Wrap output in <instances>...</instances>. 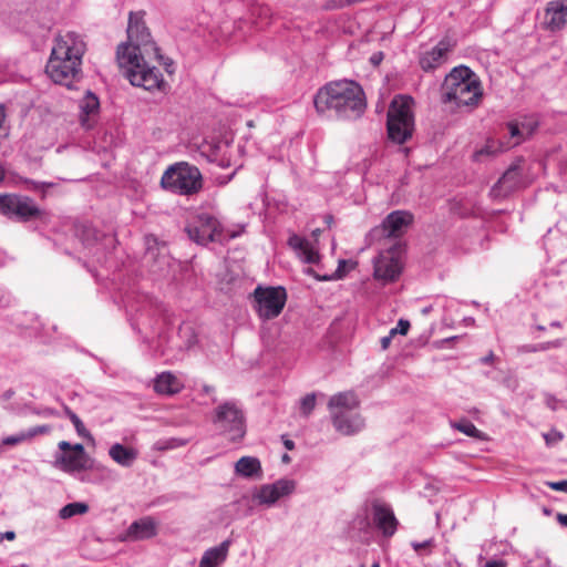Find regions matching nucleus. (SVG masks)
I'll use <instances>...</instances> for the list:
<instances>
[{
	"instance_id": "49",
	"label": "nucleus",
	"mask_w": 567,
	"mask_h": 567,
	"mask_svg": "<svg viewBox=\"0 0 567 567\" xmlns=\"http://www.w3.org/2000/svg\"><path fill=\"white\" fill-rule=\"evenodd\" d=\"M495 360V355L494 353L491 351L487 355L481 358V363L482 364H492Z\"/></svg>"
},
{
	"instance_id": "20",
	"label": "nucleus",
	"mask_w": 567,
	"mask_h": 567,
	"mask_svg": "<svg viewBox=\"0 0 567 567\" xmlns=\"http://www.w3.org/2000/svg\"><path fill=\"white\" fill-rule=\"evenodd\" d=\"M372 516L375 526L384 537H392L395 534L399 522L389 504L380 501L373 502Z\"/></svg>"
},
{
	"instance_id": "19",
	"label": "nucleus",
	"mask_w": 567,
	"mask_h": 567,
	"mask_svg": "<svg viewBox=\"0 0 567 567\" xmlns=\"http://www.w3.org/2000/svg\"><path fill=\"white\" fill-rule=\"evenodd\" d=\"M544 28L549 32H558L567 27V0H550L544 10Z\"/></svg>"
},
{
	"instance_id": "16",
	"label": "nucleus",
	"mask_w": 567,
	"mask_h": 567,
	"mask_svg": "<svg viewBox=\"0 0 567 567\" xmlns=\"http://www.w3.org/2000/svg\"><path fill=\"white\" fill-rule=\"evenodd\" d=\"M413 219V215L408 210H394L383 219L381 227L374 229V233L388 238H399L406 233Z\"/></svg>"
},
{
	"instance_id": "25",
	"label": "nucleus",
	"mask_w": 567,
	"mask_h": 567,
	"mask_svg": "<svg viewBox=\"0 0 567 567\" xmlns=\"http://www.w3.org/2000/svg\"><path fill=\"white\" fill-rule=\"evenodd\" d=\"M184 382L172 372H162L154 380V390L164 395H173L182 391Z\"/></svg>"
},
{
	"instance_id": "45",
	"label": "nucleus",
	"mask_w": 567,
	"mask_h": 567,
	"mask_svg": "<svg viewBox=\"0 0 567 567\" xmlns=\"http://www.w3.org/2000/svg\"><path fill=\"white\" fill-rule=\"evenodd\" d=\"M392 339H393V337L390 333H388L386 336L382 337L381 340H380L381 348L383 350H386L390 347Z\"/></svg>"
},
{
	"instance_id": "8",
	"label": "nucleus",
	"mask_w": 567,
	"mask_h": 567,
	"mask_svg": "<svg viewBox=\"0 0 567 567\" xmlns=\"http://www.w3.org/2000/svg\"><path fill=\"white\" fill-rule=\"evenodd\" d=\"M413 99L408 95L395 96L388 111L386 130L389 138L396 143H405L414 130L412 112Z\"/></svg>"
},
{
	"instance_id": "55",
	"label": "nucleus",
	"mask_w": 567,
	"mask_h": 567,
	"mask_svg": "<svg viewBox=\"0 0 567 567\" xmlns=\"http://www.w3.org/2000/svg\"><path fill=\"white\" fill-rule=\"evenodd\" d=\"M285 446L288 449V450H291L293 447V442L292 441H286L285 442Z\"/></svg>"
},
{
	"instance_id": "54",
	"label": "nucleus",
	"mask_w": 567,
	"mask_h": 567,
	"mask_svg": "<svg viewBox=\"0 0 567 567\" xmlns=\"http://www.w3.org/2000/svg\"><path fill=\"white\" fill-rule=\"evenodd\" d=\"M463 322L465 326H473L475 323V319L473 317H465Z\"/></svg>"
},
{
	"instance_id": "4",
	"label": "nucleus",
	"mask_w": 567,
	"mask_h": 567,
	"mask_svg": "<svg viewBox=\"0 0 567 567\" xmlns=\"http://www.w3.org/2000/svg\"><path fill=\"white\" fill-rule=\"evenodd\" d=\"M86 43L82 34L74 31L59 33L54 39L45 66L48 76L58 84L71 89L82 79V59Z\"/></svg>"
},
{
	"instance_id": "41",
	"label": "nucleus",
	"mask_w": 567,
	"mask_h": 567,
	"mask_svg": "<svg viewBox=\"0 0 567 567\" xmlns=\"http://www.w3.org/2000/svg\"><path fill=\"white\" fill-rule=\"evenodd\" d=\"M85 246L90 248V251H92V250L94 249V251H93V257H95V260H96L99 264L103 265V264H105V262H106L105 256H103V257H102V256H100V255H99V251H100L101 246H102L100 243H97V241H96V243H94V244L92 245V247H91V244L87 241V243L85 244Z\"/></svg>"
},
{
	"instance_id": "58",
	"label": "nucleus",
	"mask_w": 567,
	"mask_h": 567,
	"mask_svg": "<svg viewBox=\"0 0 567 567\" xmlns=\"http://www.w3.org/2000/svg\"><path fill=\"white\" fill-rule=\"evenodd\" d=\"M550 327L558 328V327H560V322L559 321H553V322H550Z\"/></svg>"
},
{
	"instance_id": "38",
	"label": "nucleus",
	"mask_w": 567,
	"mask_h": 567,
	"mask_svg": "<svg viewBox=\"0 0 567 567\" xmlns=\"http://www.w3.org/2000/svg\"><path fill=\"white\" fill-rule=\"evenodd\" d=\"M410 321L405 319H400L394 328H392L389 333L394 338L396 334L405 336L410 330Z\"/></svg>"
},
{
	"instance_id": "27",
	"label": "nucleus",
	"mask_w": 567,
	"mask_h": 567,
	"mask_svg": "<svg viewBox=\"0 0 567 567\" xmlns=\"http://www.w3.org/2000/svg\"><path fill=\"white\" fill-rule=\"evenodd\" d=\"M51 431L49 425H37L28 430L20 431L17 434L9 435L2 439L1 445L14 446L24 442H29L38 435L48 434Z\"/></svg>"
},
{
	"instance_id": "43",
	"label": "nucleus",
	"mask_w": 567,
	"mask_h": 567,
	"mask_svg": "<svg viewBox=\"0 0 567 567\" xmlns=\"http://www.w3.org/2000/svg\"><path fill=\"white\" fill-rule=\"evenodd\" d=\"M71 453L81 455L85 457L86 460H92L85 452L84 446L81 443L73 444L71 447Z\"/></svg>"
},
{
	"instance_id": "31",
	"label": "nucleus",
	"mask_w": 567,
	"mask_h": 567,
	"mask_svg": "<svg viewBox=\"0 0 567 567\" xmlns=\"http://www.w3.org/2000/svg\"><path fill=\"white\" fill-rule=\"evenodd\" d=\"M508 133H509V140H506L505 142H509L511 148L518 145L525 137V134H532L533 128H527L525 124L520 125L517 122H509L507 124Z\"/></svg>"
},
{
	"instance_id": "29",
	"label": "nucleus",
	"mask_w": 567,
	"mask_h": 567,
	"mask_svg": "<svg viewBox=\"0 0 567 567\" xmlns=\"http://www.w3.org/2000/svg\"><path fill=\"white\" fill-rule=\"evenodd\" d=\"M509 148H511L509 142L488 138L486 141V143L474 153L473 157H474V161L481 162L485 157H494L497 154L503 153Z\"/></svg>"
},
{
	"instance_id": "44",
	"label": "nucleus",
	"mask_w": 567,
	"mask_h": 567,
	"mask_svg": "<svg viewBox=\"0 0 567 567\" xmlns=\"http://www.w3.org/2000/svg\"><path fill=\"white\" fill-rule=\"evenodd\" d=\"M536 557L540 560V563L536 566H530V567H550L551 566V560L549 559L548 556L544 555L543 553H537Z\"/></svg>"
},
{
	"instance_id": "57",
	"label": "nucleus",
	"mask_w": 567,
	"mask_h": 567,
	"mask_svg": "<svg viewBox=\"0 0 567 567\" xmlns=\"http://www.w3.org/2000/svg\"><path fill=\"white\" fill-rule=\"evenodd\" d=\"M543 513H544L545 515L549 516V515L551 514V509H550V508H548V507H544V508H543Z\"/></svg>"
},
{
	"instance_id": "61",
	"label": "nucleus",
	"mask_w": 567,
	"mask_h": 567,
	"mask_svg": "<svg viewBox=\"0 0 567 567\" xmlns=\"http://www.w3.org/2000/svg\"><path fill=\"white\" fill-rule=\"evenodd\" d=\"M217 399L215 396H212V402L215 403Z\"/></svg>"
},
{
	"instance_id": "59",
	"label": "nucleus",
	"mask_w": 567,
	"mask_h": 567,
	"mask_svg": "<svg viewBox=\"0 0 567 567\" xmlns=\"http://www.w3.org/2000/svg\"><path fill=\"white\" fill-rule=\"evenodd\" d=\"M537 329L540 330V331H544L545 327L544 326H537Z\"/></svg>"
},
{
	"instance_id": "30",
	"label": "nucleus",
	"mask_w": 567,
	"mask_h": 567,
	"mask_svg": "<svg viewBox=\"0 0 567 567\" xmlns=\"http://www.w3.org/2000/svg\"><path fill=\"white\" fill-rule=\"evenodd\" d=\"M235 471L243 477H254L261 474V464L257 457L243 456L236 462Z\"/></svg>"
},
{
	"instance_id": "6",
	"label": "nucleus",
	"mask_w": 567,
	"mask_h": 567,
	"mask_svg": "<svg viewBox=\"0 0 567 567\" xmlns=\"http://www.w3.org/2000/svg\"><path fill=\"white\" fill-rule=\"evenodd\" d=\"M185 230L189 239L206 246L209 243L225 244L239 237L244 233V226H226L213 213L200 212L186 226Z\"/></svg>"
},
{
	"instance_id": "13",
	"label": "nucleus",
	"mask_w": 567,
	"mask_h": 567,
	"mask_svg": "<svg viewBox=\"0 0 567 567\" xmlns=\"http://www.w3.org/2000/svg\"><path fill=\"white\" fill-rule=\"evenodd\" d=\"M0 214L17 221H28L37 218L41 210L28 196L4 194L0 195Z\"/></svg>"
},
{
	"instance_id": "60",
	"label": "nucleus",
	"mask_w": 567,
	"mask_h": 567,
	"mask_svg": "<svg viewBox=\"0 0 567 567\" xmlns=\"http://www.w3.org/2000/svg\"><path fill=\"white\" fill-rule=\"evenodd\" d=\"M372 567H380V564L378 561L373 563Z\"/></svg>"
},
{
	"instance_id": "46",
	"label": "nucleus",
	"mask_w": 567,
	"mask_h": 567,
	"mask_svg": "<svg viewBox=\"0 0 567 567\" xmlns=\"http://www.w3.org/2000/svg\"><path fill=\"white\" fill-rule=\"evenodd\" d=\"M506 566H507V564L503 559L489 560L485 565V567H506Z\"/></svg>"
},
{
	"instance_id": "40",
	"label": "nucleus",
	"mask_w": 567,
	"mask_h": 567,
	"mask_svg": "<svg viewBox=\"0 0 567 567\" xmlns=\"http://www.w3.org/2000/svg\"><path fill=\"white\" fill-rule=\"evenodd\" d=\"M433 545H434L433 538L426 539L424 542H412L411 543V546L417 554H421L422 550L430 549L431 547H433Z\"/></svg>"
},
{
	"instance_id": "36",
	"label": "nucleus",
	"mask_w": 567,
	"mask_h": 567,
	"mask_svg": "<svg viewBox=\"0 0 567 567\" xmlns=\"http://www.w3.org/2000/svg\"><path fill=\"white\" fill-rule=\"evenodd\" d=\"M346 261L344 260H340L339 261V267L338 269L336 270V272L333 275H326V276H319L316 274V271L312 269V268H307L305 270V272L309 276H313L316 279L320 280V281H328V280H332V279H339L342 277V272H341V267L342 265H344Z\"/></svg>"
},
{
	"instance_id": "1",
	"label": "nucleus",
	"mask_w": 567,
	"mask_h": 567,
	"mask_svg": "<svg viewBox=\"0 0 567 567\" xmlns=\"http://www.w3.org/2000/svg\"><path fill=\"white\" fill-rule=\"evenodd\" d=\"M116 298L124 305L132 328L154 357L167 361L176 359L179 351L189 349L195 341L192 336L185 344L179 343L169 332L173 323L163 303L141 292L135 282L118 287Z\"/></svg>"
},
{
	"instance_id": "22",
	"label": "nucleus",
	"mask_w": 567,
	"mask_h": 567,
	"mask_svg": "<svg viewBox=\"0 0 567 567\" xmlns=\"http://www.w3.org/2000/svg\"><path fill=\"white\" fill-rule=\"evenodd\" d=\"M158 533V523L152 516H144L131 523L126 529V540L137 542L155 537Z\"/></svg>"
},
{
	"instance_id": "15",
	"label": "nucleus",
	"mask_w": 567,
	"mask_h": 567,
	"mask_svg": "<svg viewBox=\"0 0 567 567\" xmlns=\"http://www.w3.org/2000/svg\"><path fill=\"white\" fill-rule=\"evenodd\" d=\"M296 489V482L290 478H280L272 484L261 485L254 494V499L268 507L275 505L280 498L291 495Z\"/></svg>"
},
{
	"instance_id": "10",
	"label": "nucleus",
	"mask_w": 567,
	"mask_h": 567,
	"mask_svg": "<svg viewBox=\"0 0 567 567\" xmlns=\"http://www.w3.org/2000/svg\"><path fill=\"white\" fill-rule=\"evenodd\" d=\"M213 424L219 434L237 442L246 434V419L240 404L229 400L217 405L212 416Z\"/></svg>"
},
{
	"instance_id": "34",
	"label": "nucleus",
	"mask_w": 567,
	"mask_h": 567,
	"mask_svg": "<svg viewBox=\"0 0 567 567\" xmlns=\"http://www.w3.org/2000/svg\"><path fill=\"white\" fill-rule=\"evenodd\" d=\"M65 415L70 419V421L74 425L78 435H80L82 437L90 436V432L86 430L84 423L81 421V419L78 416V414H75L69 408H65Z\"/></svg>"
},
{
	"instance_id": "35",
	"label": "nucleus",
	"mask_w": 567,
	"mask_h": 567,
	"mask_svg": "<svg viewBox=\"0 0 567 567\" xmlns=\"http://www.w3.org/2000/svg\"><path fill=\"white\" fill-rule=\"evenodd\" d=\"M316 406V394L309 393L300 400V412L303 416H309Z\"/></svg>"
},
{
	"instance_id": "11",
	"label": "nucleus",
	"mask_w": 567,
	"mask_h": 567,
	"mask_svg": "<svg viewBox=\"0 0 567 567\" xmlns=\"http://www.w3.org/2000/svg\"><path fill=\"white\" fill-rule=\"evenodd\" d=\"M55 463L63 472L72 475L83 483H95V480L84 473L85 471H92L99 475L101 480H109L114 474L113 470L102 463L96 462L95 460H86L85 457L71 452L56 454Z\"/></svg>"
},
{
	"instance_id": "37",
	"label": "nucleus",
	"mask_w": 567,
	"mask_h": 567,
	"mask_svg": "<svg viewBox=\"0 0 567 567\" xmlns=\"http://www.w3.org/2000/svg\"><path fill=\"white\" fill-rule=\"evenodd\" d=\"M252 14H258L260 22H258L259 27L262 28L265 24L269 23L272 17L271 10L267 6H259L254 9Z\"/></svg>"
},
{
	"instance_id": "56",
	"label": "nucleus",
	"mask_w": 567,
	"mask_h": 567,
	"mask_svg": "<svg viewBox=\"0 0 567 567\" xmlns=\"http://www.w3.org/2000/svg\"><path fill=\"white\" fill-rule=\"evenodd\" d=\"M172 64H173L172 62L171 63H166V71H167V73H173L174 72V70L171 69Z\"/></svg>"
},
{
	"instance_id": "47",
	"label": "nucleus",
	"mask_w": 567,
	"mask_h": 567,
	"mask_svg": "<svg viewBox=\"0 0 567 567\" xmlns=\"http://www.w3.org/2000/svg\"><path fill=\"white\" fill-rule=\"evenodd\" d=\"M71 447H72V444L68 441H61L59 443V449L62 451V453H70Z\"/></svg>"
},
{
	"instance_id": "2",
	"label": "nucleus",
	"mask_w": 567,
	"mask_h": 567,
	"mask_svg": "<svg viewBox=\"0 0 567 567\" xmlns=\"http://www.w3.org/2000/svg\"><path fill=\"white\" fill-rule=\"evenodd\" d=\"M156 52L157 48L143 20V12H131L127 25V42L117 47L116 59L133 86L146 91L161 90L165 81L161 71L147 64L144 54Z\"/></svg>"
},
{
	"instance_id": "51",
	"label": "nucleus",
	"mask_w": 567,
	"mask_h": 567,
	"mask_svg": "<svg viewBox=\"0 0 567 567\" xmlns=\"http://www.w3.org/2000/svg\"><path fill=\"white\" fill-rule=\"evenodd\" d=\"M556 518L561 526L567 527V514L558 513Z\"/></svg>"
},
{
	"instance_id": "48",
	"label": "nucleus",
	"mask_w": 567,
	"mask_h": 567,
	"mask_svg": "<svg viewBox=\"0 0 567 567\" xmlns=\"http://www.w3.org/2000/svg\"><path fill=\"white\" fill-rule=\"evenodd\" d=\"M383 59V54L382 52H377V53H373L370 58V61L374 64V65H379L381 63Z\"/></svg>"
},
{
	"instance_id": "5",
	"label": "nucleus",
	"mask_w": 567,
	"mask_h": 567,
	"mask_svg": "<svg viewBox=\"0 0 567 567\" xmlns=\"http://www.w3.org/2000/svg\"><path fill=\"white\" fill-rule=\"evenodd\" d=\"M483 95L481 82L465 65L455 66L442 84V101L457 107L476 106Z\"/></svg>"
},
{
	"instance_id": "26",
	"label": "nucleus",
	"mask_w": 567,
	"mask_h": 567,
	"mask_svg": "<svg viewBox=\"0 0 567 567\" xmlns=\"http://www.w3.org/2000/svg\"><path fill=\"white\" fill-rule=\"evenodd\" d=\"M230 545L231 540L226 539L218 546L205 550L200 558L199 567H218L226 560Z\"/></svg>"
},
{
	"instance_id": "33",
	"label": "nucleus",
	"mask_w": 567,
	"mask_h": 567,
	"mask_svg": "<svg viewBox=\"0 0 567 567\" xmlns=\"http://www.w3.org/2000/svg\"><path fill=\"white\" fill-rule=\"evenodd\" d=\"M452 427L474 439H481L482 432L468 420L451 423Z\"/></svg>"
},
{
	"instance_id": "18",
	"label": "nucleus",
	"mask_w": 567,
	"mask_h": 567,
	"mask_svg": "<svg viewBox=\"0 0 567 567\" xmlns=\"http://www.w3.org/2000/svg\"><path fill=\"white\" fill-rule=\"evenodd\" d=\"M145 243L146 251L144 262L150 265L152 272H164L169 266L166 245L159 244L157 238L154 236H146Z\"/></svg>"
},
{
	"instance_id": "12",
	"label": "nucleus",
	"mask_w": 567,
	"mask_h": 567,
	"mask_svg": "<svg viewBox=\"0 0 567 567\" xmlns=\"http://www.w3.org/2000/svg\"><path fill=\"white\" fill-rule=\"evenodd\" d=\"M287 301V291L284 287L257 286L251 295V305L258 317L266 321L277 318Z\"/></svg>"
},
{
	"instance_id": "21",
	"label": "nucleus",
	"mask_w": 567,
	"mask_h": 567,
	"mask_svg": "<svg viewBox=\"0 0 567 567\" xmlns=\"http://www.w3.org/2000/svg\"><path fill=\"white\" fill-rule=\"evenodd\" d=\"M287 244L303 264L316 265L320 261L321 257L318 249L306 237L292 233Z\"/></svg>"
},
{
	"instance_id": "3",
	"label": "nucleus",
	"mask_w": 567,
	"mask_h": 567,
	"mask_svg": "<svg viewBox=\"0 0 567 567\" xmlns=\"http://www.w3.org/2000/svg\"><path fill=\"white\" fill-rule=\"evenodd\" d=\"M313 104L319 114L339 120H357L367 107L362 87L351 80L327 83L316 93Z\"/></svg>"
},
{
	"instance_id": "53",
	"label": "nucleus",
	"mask_w": 567,
	"mask_h": 567,
	"mask_svg": "<svg viewBox=\"0 0 567 567\" xmlns=\"http://www.w3.org/2000/svg\"><path fill=\"white\" fill-rule=\"evenodd\" d=\"M13 394H14V392L11 389H9V390L3 392L2 399L4 401H8V400H10L12 398Z\"/></svg>"
},
{
	"instance_id": "42",
	"label": "nucleus",
	"mask_w": 567,
	"mask_h": 567,
	"mask_svg": "<svg viewBox=\"0 0 567 567\" xmlns=\"http://www.w3.org/2000/svg\"><path fill=\"white\" fill-rule=\"evenodd\" d=\"M546 485L554 491L567 492V480L559 482H546Z\"/></svg>"
},
{
	"instance_id": "39",
	"label": "nucleus",
	"mask_w": 567,
	"mask_h": 567,
	"mask_svg": "<svg viewBox=\"0 0 567 567\" xmlns=\"http://www.w3.org/2000/svg\"><path fill=\"white\" fill-rule=\"evenodd\" d=\"M543 436L547 445L556 444L564 439V434L557 430H551L550 432L545 433Z\"/></svg>"
},
{
	"instance_id": "14",
	"label": "nucleus",
	"mask_w": 567,
	"mask_h": 567,
	"mask_svg": "<svg viewBox=\"0 0 567 567\" xmlns=\"http://www.w3.org/2000/svg\"><path fill=\"white\" fill-rule=\"evenodd\" d=\"M402 271V262L398 247L381 251L374 259V277L383 282H391L398 279Z\"/></svg>"
},
{
	"instance_id": "9",
	"label": "nucleus",
	"mask_w": 567,
	"mask_h": 567,
	"mask_svg": "<svg viewBox=\"0 0 567 567\" xmlns=\"http://www.w3.org/2000/svg\"><path fill=\"white\" fill-rule=\"evenodd\" d=\"M161 185L173 194L189 196L202 188V174L194 165L176 163L163 173Z\"/></svg>"
},
{
	"instance_id": "52",
	"label": "nucleus",
	"mask_w": 567,
	"mask_h": 567,
	"mask_svg": "<svg viewBox=\"0 0 567 567\" xmlns=\"http://www.w3.org/2000/svg\"><path fill=\"white\" fill-rule=\"evenodd\" d=\"M1 538H6L8 540H13L16 538V533L12 530L6 532L1 534Z\"/></svg>"
},
{
	"instance_id": "62",
	"label": "nucleus",
	"mask_w": 567,
	"mask_h": 567,
	"mask_svg": "<svg viewBox=\"0 0 567 567\" xmlns=\"http://www.w3.org/2000/svg\"><path fill=\"white\" fill-rule=\"evenodd\" d=\"M3 178V174L2 172L0 171V181Z\"/></svg>"
},
{
	"instance_id": "28",
	"label": "nucleus",
	"mask_w": 567,
	"mask_h": 567,
	"mask_svg": "<svg viewBox=\"0 0 567 567\" xmlns=\"http://www.w3.org/2000/svg\"><path fill=\"white\" fill-rule=\"evenodd\" d=\"M109 455L122 467H131L137 460L138 453L135 449L127 447L121 443H114L109 449Z\"/></svg>"
},
{
	"instance_id": "23",
	"label": "nucleus",
	"mask_w": 567,
	"mask_h": 567,
	"mask_svg": "<svg viewBox=\"0 0 567 567\" xmlns=\"http://www.w3.org/2000/svg\"><path fill=\"white\" fill-rule=\"evenodd\" d=\"M449 52V44L442 40L431 50L423 52L420 55L419 64L425 72H430L439 68L446 60Z\"/></svg>"
},
{
	"instance_id": "63",
	"label": "nucleus",
	"mask_w": 567,
	"mask_h": 567,
	"mask_svg": "<svg viewBox=\"0 0 567 567\" xmlns=\"http://www.w3.org/2000/svg\"><path fill=\"white\" fill-rule=\"evenodd\" d=\"M14 567H28L27 565L22 564L20 566H14Z\"/></svg>"
},
{
	"instance_id": "50",
	"label": "nucleus",
	"mask_w": 567,
	"mask_h": 567,
	"mask_svg": "<svg viewBox=\"0 0 567 567\" xmlns=\"http://www.w3.org/2000/svg\"><path fill=\"white\" fill-rule=\"evenodd\" d=\"M202 392L206 395H213L215 393V388L212 385L204 384L202 388Z\"/></svg>"
},
{
	"instance_id": "7",
	"label": "nucleus",
	"mask_w": 567,
	"mask_h": 567,
	"mask_svg": "<svg viewBox=\"0 0 567 567\" xmlns=\"http://www.w3.org/2000/svg\"><path fill=\"white\" fill-rule=\"evenodd\" d=\"M358 398L352 391L340 392L330 398L328 408L337 432L353 435L364 427V419L358 412Z\"/></svg>"
},
{
	"instance_id": "24",
	"label": "nucleus",
	"mask_w": 567,
	"mask_h": 567,
	"mask_svg": "<svg viewBox=\"0 0 567 567\" xmlns=\"http://www.w3.org/2000/svg\"><path fill=\"white\" fill-rule=\"evenodd\" d=\"M100 109V101L96 95L87 92L80 102V122L85 130L93 128Z\"/></svg>"
},
{
	"instance_id": "17",
	"label": "nucleus",
	"mask_w": 567,
	"mask_h": 567,
	"mask_svg": "<svg viewBox=\"0 0 567 567\" xmlns=\"http://www.w3.org/2000/svg\"><path fill=\"white\" fill-rule=\"evenodd\" d=\"M523 163L524 161L518 158L507 168L491 190L494 196H507L524 185Z\"/></svg>"
},
{
	"instance_id": "32",
	"label": "nucleus",
	"mask_w": 567,
	"mask_h": 567,
	"mask_svg": "<svg viewBox=\"0 0 567 567\" xmlns=\"http://www.w3.org/2000/svg\"><path fill=\"white\" fill-rule=\"evenodd\" d=\"M89 512V505L83 502H73L64 505L59 511V517L61 519H70L76 515H84Z\"/></svg>"
}]
</instances>
